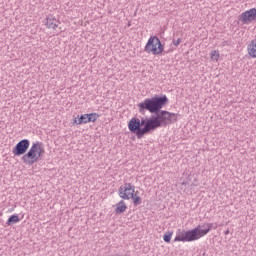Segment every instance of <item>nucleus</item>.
I'll use <instances>...</instances> for the list:
<instances>
[{"instance_id":"nucleus-1","label":"nucleus","mask_w":256,"mask_h":256,"mask_svg":"<svg viewBox=\"0 0 256 256\" xmlns=\"http://www.w3.org/2000/svg\"><path fill=\"white\" fill-rule=\"evenodd\" d=\"M179 114L171 113L167 110H160L157 115H151L149 118L133 117L128 122V129L130 133H134L137 139H143L145 135H149L151 131L159 129V127H167L177 123Z\"/></svg>"},{"instance_id":"nucleus-2","label":"nucleus","mask_w":256,"mask_h":256,"mask_svg":"<svg viewBox=\"0 0 256 256\" xmlns=\"http://www.w3.org/2000/svg\"><path fill=\"white\" fill-rule=\"evenodd\" d=\"M29 145H31L29 139L20 140L13 148L12 153L16 157L23 155L21 160L25 165H35L45 155V147L43 146V142H36L32 144L28 151Z\"/></svg>"},{"instance_id":"nucleus-3","label":"nucleus","mask_w":256,"mask_h":256,"mask_svg":"<svg viewBox=\"0 0 256 256\" xmlns=\"http://www.w3.org/2000/svg\"><path fill=\"white\" fill-rule=\"evenodd\" d=\"M167 103H169V98H167V96L155 95L152 98H146L143 102L138 103V109L140 113L149 111V113L157 115Z\"/></svg>"},{"instance_id":"nucleus-4","label":"nucleus","mask_w":256,"mask_h":256,"mask_svg":"<svg viewBox=\"0 0 256 256\" xmlns=\"http://www.w3.org/2000/svg\"><path fill=\"white\" fill-rule=\"evenodd\" d=\"M144 51L152 53V55H161L165 51V46H163L159 37L151 36L145 45Z\"/></svg>"},{"instance_id":"nucleus-5","label":"nucleus","mask_w":256,"mask_h":256,"mask_svg":"<svg viewBox=\"0 0 256 256\" xmlns=\"http://www.w3.org/2000/svg\"><path fill=\"white\" fill-rule=\"evenodd\" d=\"M203 236V232L201 231V226H198L192 230H188L183 232L181 235H177L174 238V241H182V243H187L191 241H197V239H201Z\"/></svg>"},{"instance_id":"nucleus-6","label":"nucleus","mask_w":256,"mask_h":256,"mask_svg":"<svg viewBox=\"0 0 256 256\" xmlns=\"http://www.w3.org/2000/svg\"><path fill=\"white\" fill-rule=\"evenodd\" d=\"M118 195L121 199L129 200L135 195V187L131 183H125L119 187Z\"/></svg>"},{"instance_id":"nucleus-7","label":"nucleus","mask_w":256,"mask_h":256,"mask_svg":"<svg viewBox=\"0 0 256 256\" xmlns=\"http://www.w3.org/2000/svg\"><path fill=\"white\" fill-rule=\"evenodd\" d=\"M238 21H240V23L243 25H249V23L256 21V8H251L240 14Z\"/></svg>"},{"instance_id":"nucleus-8","label":"nucleus","mask_w":256,"mask_h":256,"mask_svg":"<svg viewBox=\"0 0 256 256\" xmlns=\"http://www.w3.org/2000/svg\"><path fill=\"white\" fill-rule=\"evenodd\" d=\"M45 25L48 29H57V27H59V20L53 16H48Z\"/></svg>"},{"instance_id":"nucleus-9","label":"nucleus","mask_w":256,"mask_h":256,"mask_svg":"<svg viewBox=\"0 0 256 256\" xmlns=\"http://www.w3.org/2000/svg\"><path fill=\"white\" fill-rule=\"evenodd\" d=\"M127 211V204L125 201L121 200L116 204L115 213L116 215H121V213H125Z\"/></svg>"},{"instance_id":"nucleus-10","label":"nucleus","mask_w":256,"mask_h":256,"mask_svg":"<svg viewBox=\"0 0 256 256\" xmlns=\"http://www.w3.org/2000/svg\"><path fill=\"white\" fill-rule=\"evenodd\" d=\"M200 229L202 231V235L205 237L212 229H217V225L213 223H207L203 226H200Z\"/></svg>"},{"instance_id":"nucleus-11","label":"nucleus","mask_w":256,"mask_h":256,"mask_svg":"<svg viewBox=\"0 0 256 256\" xmlns=\"http://www.w3.org/2000/svg\"><path fill=\"white\" fill-rule=\"evenodd\" d=\"M87 123H89V114H83L78 118V120L75 118L73 121V125H83Z\"/></svg>"},{"instance_id":"nucleus-12","label":"nucleus","mask_w":256,"mask_h":256,"mask_svg":"<svg viewBox=\"0 0 256 256\" xmlns=\"http://www.w3.org/2000/svg\"><path fill=\"white\" fill-rule=\"evenodd\" d=\"M248 53L250 57L256 59V39L252 40L251 43L248 45Z\"/></svg>"},{"instance_id":"nucleus-13","label":"nucleus","mask_w":256,"mask_h":256,"mask_svg":"<svg viewBox=\"0 0 256 256\" xmlns=\"http://www.w3.org/2000/svg\"><path fill=\"white\" fill-rule=\"evenodd\" d=\"M19 221H20L19 215L13 214V215H11V216L8 218V220H7V222H6V225H8V226L15 225V223H19Z\"/></svg>"},{"instance_id":"nucleus-14","label":"nucleus","mask_w":256,"mask_h":256,"mask_svg":"<svg viewBox=\"0 0 256 256\" xmlns=\"http://www.w3.org/2000/svg\"><path fill=\"white\" fill-rule=\"evenodd\" d=\"M97 119H99V114H97V113L88 114L89 123H95V121H97Z\"/></svg>"},{"instance_id":"nucleus-15","label":"nucleus","mask_w":256,"mask_h":256,"mask_svg":"<svg viewBox=\"0 0 256 256\" xmlns=\"http://www.w3.org/2000/svg\"><path fill=\"white\" fill-rule=\"evenodd\" d=\"M130 199H133V204L137 207V205H141L142 199L140 196H137L136 194L133 195V197H130Z\"/></svg>"},{"instance_id":"nucleus-16","label":"nucleus","mask_w":256,"mask_h":256,"mask_svg":"<svg viewBox=\"0 0 256 256\" xmlns=\"http://www.w3.org/2000/svg\"><path fill=\"white\" fill-rule=\"evenodd\" d=\"M171 237H173V232L171 231L166 232L163 236L165 243H171Z\"/></svg>"},{"instance_id":"nucleus-17","label":"nucleus","mask_w":256,"mask_h":256,"mask_svg":"<svg viewBox=\"0 0 256 256\" xmlns=\"http://www.w3.org/2000/svg\"><path fill=\"white\" fill-rule=\"evenodd\" d=\"M210 55H211L212 61H219V57H220L219 51L213 50L211 51Z\"/></svg>"},{"instance_id":"nucleus-18","label":"nucleus","mask_w":256,"mask_h":256,"mask_svg":"<svg viewBox=\"0 0 256 256\" xmlns=\"http://www.w3.org/2000/svg\"><path fill=\"white\" fill-rule=\"evenodd\" d=\"M173 45L175 47H178V45H181V38H178L177 40H173Z\"/></svg>"},{"instance_id":"nucleus-19","label":"nucleus","mask_w":256,"mask_h":256,"mask_svg":"<svg viewBox=\"0 0 256 256\" xmlns=\"http://www.w3.org/2000/svg\"><path fill=\"white\" fill-rule=\"evenodd\" d=\"M229 233H230V230H229V228L224 232V235H229Z\"/></svg>"}]
</instances>
